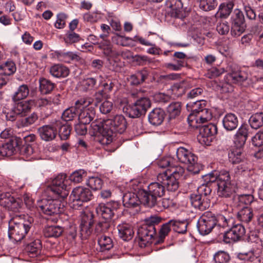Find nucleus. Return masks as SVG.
Returning <instances> with one entry per match:
<instances>
[{
  "mask_svg": "<svg viewBox=\"0 0 263 263\" xmlns=\"http://www.w3.org/2000/svg\"><path fill=\"white\" fill-rule=\"evenodd\" d=\"M176 155L180 162L187 165V169L189 172L194 174L199 172L198 158L190 151L183 147H180L177 149Z\"/></svg>",
  "mask_w": 263,
  "mask_h": 263,
  "instance_id": "obj_7",
  "label": "nucleus"
},
{
  "mask_svg": "<svg viewBox=\"0 0 263 263\" xmlns=\"http://www.w3.org/2000/svg\"><path fill=\"white\" fill-rule=\"evenodd\" d=\"M13 111L18 115H25L29 111L31 108L34 104V101L30 100L29 101H22L14 102Z\"/></svg>",
  "mask_w": 263,
  "mask_h": 263,
  "instance_id": "obj_23",
  "label": "nucleus"
},
{
  "mask_svg": "<svg viewBox=\"0 0 263 263\" xmlns=\"http://www.w3.org/2000/svg\"><path fill=\"white\" fill-rule=\"evenodd\" d=\"M253 144L256 147H261V152L263 154V132H258L252 138Z\"/></svg>",
  "mask_w": 263,
  "mask_h": 263,
  "instance_id": "obj_64",
  "label": "nucleus"
},
{
  "mask_svg": "<svg viewBox=\"0 0 263 263\" xmlns=\"http://www.w3.org/2000/svg\"><path fill=\"white\" fill-rule=\"evenodd\" d=\"M14 201V197L9 193L0 194V205L6 209L9 207L11 202Z\"/></svg>",
  "mask_w": 263,
  "mask_h": 263,
  "instance_id": "obj_56",
  "label": "nucleus"
},
{
  "mask_svg": "<svg viewBox=\"0 0 263 263\" xmlns=\"http://www.w3.org/2000/svg\"><path fill=\"white\" fill-rule=\"evenodd\" d=\"M199 2L200 8L208 11L214 9L217 6V0H197Z\"/></svg>",
  "mask_w": 263,
  "mask_h": 263,
  "instance_id": "obj_46",
  "label": "nucleus"
},
{
  "mask_svg": "<svg viewBox=\"0 0 263 263\" xmlns=\"http://www.w3.org/2000/svg\"><path fill=\"white\" fill-rule=\"evenodd\" d=\"M178 178L173 176H170L166 173H160L157 176V181L163 184L164 187H166L168 191L174 192L179 187Z\"/></svg>",
  "mask_w": 263,
  "mask_h": 263,
  "instance_id": "obj_14",
  "label": "nucleus"
},
{
  "mask_svg": "<svg viewBox=\"0 0 263 263\" xmlns=\"http://www.w3.org/2000/svg\"><path fill=\"white\" fill-rule=\"evenodd\" d=\"M141 190L138 192V194L132 192L125 193L123 196V205L127 208H135L139 206L141 203L144 204L141 195Z\"/></svg>",
  "mask_w": 263,
  "mask_h": 263,
  "instance_id": "obj_16",
  "label": "nucleus"
},
{
  "mask_svg": "<svg viewBox=\"0 0 263 263\" xmlns=\"http://www.w3.org/2000/svg\"><path fill=\"white\" fill-rule=\"evenodd\" d=\"M70 197L73 201L87 202L91 199L92 194L89 189L79 186L73 190Z\"/></svg>",
  "mask_w": 263,
  "mask_h": 263,
  "instance_id": "obj_17",
  "label": "nucleus"
},
{
  "mask_svg": "<svg viewBox=\"0 0 263 263\" xmlns=\"http://www.w3.org/2000/svg\"><path fill=\"white\" fill-rule=\"evenodd\" d=\"M29 93L28 86L26 84H23L19 86L17 90L12 97L14 102H18L26 98Z\"/></svg>",
  "mask_w": 263,
  "mask_h": 263,
  "instance_id": "obj_31",
  "label": "nucleus"
},
{
  "mask_svg": "<svg viewBox=\"0 0 263 263\" xmlns=\"http://www.w3.org/2000/svg\"><path fill=\"white\" fill-rule=\"evenodd\" d=\"M102 132V136L100 140V142L104 145H107L110 144L113 139V132L109 129H103V127L100 129Z\"/></svg>",
  "mask_w": 263,
  "mask_h": 263,
  "instance_id": "obj_50",
  "label": "nucleus"
},
{
  "mask_svg": "<svg viewBox=\"0 0 263 263\" xmlns=\"http://www.w3.org/2000/svg\"><path fill=\"white\" fill-rule=\"evenodd\" d=\"M97 83V80L93 78H86L79 82V88L84 91L92 90Z\"/></svg>",
  "mask_w": 263,
  "mask_h": 263,
  "instance_id": "obj_38",
  "label": "nucleus"
},
{
  "mask_svg": "<svg viewBox=\"0 0 263 263\" xmlns=\"http://www.w3.org/2000/svg\"><path fill=\"white\" fill-rule=\"evenodd\" d=\"M172 220L162 225L159 231L158 242L161 243L164 241V238L168 234L171 230Z\"/></svg>",
  "mask_w": 263,
  "mask_h": 263,
  "instance_id": "obj_45",
  "label": "nucleus"
},
{
  "mask_svg": "<svg viewBox=\"0 0 263 263\" xmlns=\"http://www.w3.org/2000/svg\"><path fill=\"white\" fill-rule=\"evenodd\" d=\"M63 232V229L61 227L51 226L45 228L44 233L47 237H58Z\"/></svg>",
  "mask_w": 263,
  "mask_h": 263,
  "instance_id": "obj_39",
  "label": "nucleus"
},
{
  "mask_svg": "<svg viewBox=\"0 0 263 263\" xmlns=\"http://www.w3.org/2000/svg\"><path fill=\"white\" fill-rule=\"evenodd\" d=\"M16 70L15 63L12 60H8L0 65V75L7 77L13 74Z\"/></svg>",
  "mask_w": 263,
  "mask_h": 263,
  "instance_id": "obj_30",
  "label": "nucleus"
},
{
  "mask_svg": "<svg viewBox=\"0 0 263 263\" xmlns=\"http://www.w3.org/2000/svg\"><path fill=\"white\" fill-rule=\"evenodd\" d=\"M230 259L229 254L223 251L217 252L214 256V259L216 263H227Z\"/></svg>",
  "mask_w": 263,
  "mask_h": 263,
  "instance_id": "obj_57",
  "label": "nucleus"
},
{
  "mask_svg": "<svg viewBox=\"0 0 263 263\" xmlns=\"http://www.w3.org/2000/svg\"><path fill=\"white\" fill-rule=\"evenodd\" d=\"M15 151L12 143H6L0 146V156H10L14 154Z\"/></svg>",
  "mask_w": 263,
  "mask_h": 263,
  "instance_id": "obj_52",
  "label": "nucleus"
},
{
  "mask_svg": "<svg viewBox=\"0 0 263 263\" xmlns=\"http://www.w3.org/2000/svg\"><path fill=\"white\" fill-rule=\"evenodd\" d=\"M86 176V172L83 170H79L71 174L69 177V179L72 182L80 183Z\"/></svg>",
  "mask_w": 263,
  "mask_h": 263,
  "instance_id": "obj_58",
  "label": "nucleus"
},
{
  "mask_svg": "<svg viewBox=\"0 0 263 263\" xmlns=\"http://www.w3.org/2000/svg\"><path fill=\"white\" fill-rule=\"evenodd\" d=\"M163 173H166L170 176H173L177 178H179L184 172L183 167L172 164L170 168H167Z\"/></svg>",
  "mask_w": 263,
  "mask_h": 263,
  "instance_id": "obj_44",
  "label": "nucleus"
},
{
  "mask_svg": "<svg viewBox=\"0 0 263 263\" xmlns=\"http://www.w3.org/2000/svg\"><path fill=\"white\" fill-rule=\"evenodd\" d=\"M42 248L41 240L36 239L27 245L26 250L28 255L31 257H34L40 254Z\"/></svg>",
  "mask_w": 263,
  "mask_h": 263,
  "instance_id": "obj_28",
  "label": "nucleus"
},
{
  "mask_svg": "<svg viewBox=\"0 0 263 263\" xmlns=\"http://www.w3.org/2000/svg\"><path fill=\"white\" fill-rule=\"evenodd\" d=\"M253 217L252 210L249 207H244L237 214V217L240 221L243 223H249Z\"/></svg>",
  "mask_w": 263,
  "mask_h": 263,
  "instance_id": "obj_36",
  "label": "nucleus"
},
{
  "mask_svg": "<svg viewBox=\"0 0 263 263\" xmlns=\"http://www.w3.org/2000/svg\"><path fill=\"white\" fill-rule=\"evenodd\" d=\"M205 180H206L205 179ZM209 180V178L206 179L207 181ZM208 184H202L199 186L197 188V194H192L191 196L192 205L200 211L205 210L210 205L209 197L212 190Z\"/></svg>",
  "mask_w": 263,
  "mask_h": 263,
  "instance_id": "obj_6",
  "label": "nucleus"
},
{
  "mask_svg": "<svg viewBox=\"0 0 263 263\" xmlns=\"http://www.w3.org/2000/svg\"><path fill=\"white\" fill-rule=\"evenodd\" d=\"M98 242L101 252L109 250L113 247L112 240L109 236L102 235L99 238Z\"/></svg>",
  "mask_w": 263,
  "mask_h": 263,
  "instance_id": "obj_37",
  "label": "nucleus"
},
{
  "mask_svg": "<svg viewBox=\"0 0 263 263\" xmlns=\"http://www.w3.org/2000/svg\"><path fill=\"white\" fill-rule=\"evenodd\" d=\"M37 130L41 139L45 141L53 140L57 135V129L49 125H43Z\"/></svg>",
  "mask_w": 263,
  "mask_h": 263,
  "instance_id": "obj_22",
  "label": "nucleus"
},
{
  "mask_svg": "<svg viewBox=\"0 0 263 263\" xmlns=\"http://www.w3.org/2000/svg\"><path fill=\"white\" fill-rule=\"evenodd\" d=\"M172 220V226L173 230L176 232L180 234H184L186 232L187 223L185 221H178L174 220Z\"/></svg>",
  "mask_w": 263,
  "mask_h": 263,
  "instance_id": "obj_53",
  "label": "nucleus"
},
{
  "mask_svg": "<svg viewBox=\"0 0 263 263\" xmlns=\"http://www.w3.org/2000/svg\"><path fill=\"white\" fill-rule=\"evenodd\" d=\"M98 48L102 50L103 53L108 57H111L114 54L112 45L109 40H104L100 43Z\"/></svg>",
  "mask_w": 263,
  "mask_h": 263,
  "instance_id": "obj_48",
  "label": "nucleus"
},
{
  "mask_svg": "<svg viewBox=\"0 0 263 263\" xmlns=\"http://www.w3.org/2000/svg\"><path fill=\"white\" fill-rule=\"evenodd\" d=\"M71 130V126L68 124H63L60 126L59 134L62 140H66L70 136Z\"/></svg>",
  "mask_w": 263,
  "mask_h": 263,
  "instance_id": "obj_62",
  "label": "nucleus"
},
{
  "mask_svg": "<svg viewBox=\"0 0 263 263\" xmlns=\"http://www.w3.org/2000/svg\"><path fill=\"white\" fill-rule=\"evenodd\" d=\"M231 77L235 82H241L248 79V73L245 70H240L236 72H233L231 74Z\"/></svg>",
  "mask_w": 263,
  "mask_h": 263,
  "instance_id": "obj_55",
  "label": "nucleus"
},
{
  "mask_svg": "<svg viewBox=\"0 0 263 263\" xmlns=\"http://www.w3.org/2000/svg\"><path fill=\"white\" fill-rule=\"evenodd\" d=\"M261 253V251L260 249L253 248L247 253L240 254L239 258L251 262H254L258 259Z\"/></svg>",
  "mask_w": 263,
  "mask_h": 263,
  "instance_id": "obj_32",
  "label": "nucleus"
},
{
  "mask_svg": "<svg viewBox=\"0 0 263 263\" xmlns=\"http://www.w3.org/2000/svg\"><path fill=\"white\" fill-rule=\"evenodd\" d=\"M173 205V201L169 198H163L157 200V203L154 207L157 208V210L162 211L163 209L168 208Z\"/></svg>",
  "mask_w": 263,
  "mask_h": 263,
  "instance_id": "obj_61",
  "label": "nucleus"
},
{
  "mask_svg": "<svg viewBox=\"0 0 263 263\" xmlns=\"http://www.w3.org/2000/svg\"><path fill=\"white\" fill-rule=\"evenodd\" d=\"M148 76V71L143 69L137 71L130 77V82L132 85H137L144 82Z\"/></svg>",
  "mask_w": 263,
  "mask_h": 263,
  "instance_id": "obj_33",
  "label": "nucleus"
},
{
  "mask_svg": "<svg viewBox=\"0 0 263 263\" xmlns=\"http://www.w3.org/2000/svg\"><path fill=\"white\" fill-rule=\"evenodd\" d=\"M54 87V83L50 80L45 78H42L40 80V89L41 92L43 94L50 93Z\"/></svg>",
  "mask_w": 263,
  "mask_h": 263,
  "instance_id": "obj_43",
  "label": "nucleus"
},
{
  "mask_svg": "<svg viewBox=\"0 0 263 263\" xmlns=\"http://www.w3.org/2000/svg\"><path fill=\"white\" fill-rule=\"evenodd\" d=\"M205 179H209V182L217 183V193L219 197L223 198L230 197L234 191L231 182L230 174L226 171H221L217 177H215L212 174H209L205 176Z\"/></svg>",
  "mask_w": 263,
  "mask_h": 263,
  "instance_id": "obj_4",
  "label": "nucleus"
},
{
  "mask_svg": "<svg viewBox=\"0 0 263 263\" xmlns=\"http://www.w3.org/2000/svg\"><path fill=\"white\" fill-rule=\"evenodd\" d=\"M54 199H44L37 202L38 208L47 215H57L63 212L64 202L60 197L55 195Z\"/></svg>",
  "mask_w": 263,
  "mask_h": 263,
  "instance_id": "obj_8",
  "label": "nucleus"
},
{
  "mask_svg": "<svg viewBox=\"0 0 263 263\" xmlns=\"http://www.w3.org/2000/svg\"><path fill=\"white\" fill-rule=\"evenodd\" d=\"M186 84V82L184 81L174 84L167 90L168 93L172 95L173 97H179L185 93Z\"/></svg>",
  "mask_w": 263,
  "mask_h": 263,
  "instance_id": "obj_29",
  "label": "nucleus"
},
{
  "mask_svg": "<svg viewBox=\"0 0 263 263\" xmlns=\"http://www.w3.org/2000/svg\"><path fill=\"white\" fill-rule=\"evenodd\" d=\"M93 215L89 212L84 214L80 224L81 234L82 237L86 238L89 236L92 231L91 227L93 224Z\"/></svg>",
  "mask_w": 263,
  "mask_h": 263,
  "instance_id": "obj_18",
  "label": "nucleus"
},
{
  "mask_svg": "<svg viewBox=\"0 0 263 263\" xmlns=\"http://www.w3.org/2000/svg\"><path fill=\"white\" fill-rule=\"evenodd\" d=\"M225 72L224 68H217L213 67L207 70L205 74L206 77L209 79H214L217 78Z\"/></svg>",
  "mask_w": 263,
  "mask_h": 263,
  "instance_id": "obj_60",
  "label": "nucleus"
},
{
  "mask_svg": "<svg viewBox=\"0 0 263 263\" xmlns=\"http://www.w3.org/2000/svg\"><path fill=\"white\" fill-rule=\"evenodd\" d=\"M211 118V111L205 107L203 110L200 112L198 111L195 115H189L187 120L190 126L197 127L198 125H195L194 122L196 124H202L210 120Z\"/></svg>",
  "mask_w": 263,
  "mask_h": 263,
  "instance_id": "obj_13",
  "label": "nucleus"
},
{
  "mask_svg": "<svg viewBox=\"0 0 263 263\" xmlns=\"http://www.w3.org/2000/svg\"><path fill=\"white\" fill-rule=\"evenodd\" d=\"M245 23H233L231 27V34L234 36H240L245 30Z\"/></svg>",
  "mask_w": 263,
  "mask_h": 263,
  "instance_id": "obj_54",
  "label": "nucleus"
},
{
  "mask_svg": "<svg viewBox=\"0 0 263 263\" xmlns=\"http://www.w3.org/2000/svg\"><path fill=\"white\" fill-rule=\"evenodd\" d=\"M161 218L158 216H151L146 220V223L138 230L139 245L144 248L150 245L156 235L155 224H158Z\"/></svg>",
  "mask_w": 263,
  "mask_h": 263,
  "instance_id": "obj_3",
  "label": "nucleus"
},
{
  "mask_svg": "<svg viewBox=\"0 0 263 263\" xmlns=\"http://www.w3.org/2000/svg\"><path fill=\"white\" fill-rule=\"evenodd\" d=\"M148 190H141V195L144 205L149 208L156 206L157 200L164 195L163 184L160 181L152 182L148 186Z\"/></svg>",
  "mask_w": 263,
  "mask_h": 263,
  "instance_id": "obj_5",
  "label": "nucleus"
},
{
  "mask_svg": "<svg viewBox=\"0 0 263 263\" xmlns=\"http://www.w3.org/2000/svg\"><path fill=\"white\" fill-rule=\"evenodd\" d=\"M88 104L79 108L78 119L80 122L89 124L95 117V110L93 107Z\"/></svg>",
  "mask_w": 263,
  "mask_h": 263,
  "instance_id": "obj_19",
  "label": "nucleus"
},
{
  "mask_svg": "<svg viewBox=\"0 0 263 263\" xmlns=\"http://www.w3.org/2000/svg\"><path fill=\"white\" fill-rule=\"evenodd\" d=\"M251 126L254 129H258L263 126V112L253 115L249 119Z\"/></svg>",
  "mask_w": 263,
  "mask_h": 263,
  "instance_id": "obj_40",
  "label": "nucleus"
},
{
  "mask_svg": "<svg viewBox=\"0 0 263 263\" xmlns=\"http://www.w3.org/2000/svg\"><path fill=\"white\" fill-rule=\"evenodd\" d=\"M206 106V101L203 100L197 101L195 102H194L191 106L187 104V108L189 110V108H191V112L190 115H195L197 112H200L203 110V108H205Z\"/></svg>",
  "mask_w": 263,
  "mask_h": 263,
  "instance_id": "obj_47",
  "label": "nucleus"
},
{
  "mask_svg": "<svg viewBox=\"0 0 263 263\" xmlns=\"http://www.w3.org/2000/svg\"><path fill=\"white\" fill-rule=\"evenodd\" d=\"M223 127L227 130H233L238 126V121L236 116L232 113L227 114L222 120Z\"/></svg>",
  "mask_w": 263,
  "mask_h": 263,
  "instance_id": "obj_27",
  "label": "nucleus"
},
{
  "mask_svg": "<svg viewBox=\"0 0 263 263\" xmlns=\"http://www.w3.org/2000/svg\"><path fill=\"white\" fill-rule=\"evenodd\" d=\"M67 176L65 174L58 175L52 181L51 185L49 190L56 196L64 200L68 195L69 192L66 190V184L65 183Z\"/></svg>",
  "mask_w": 263,
  "mask_h": 263,
  "instance_id": "obj_10",
  "label": "nucleus"
},
{
  "mask_svg": "<svg viewBox=\"0 0 263 263\" xmlns=\"http://www.w3.org/2000/svg\"><path fill=\"white\" fill-rule=\"evenodd\" d=\"M92 103V100L88 98H81L77 100L74 106L69 107L63 112L62 118L65 121L72 120L78 115L79 108H81L83 106H86L88 104Z\"/></svg>",
  "mask_w": 263,
  "mask_h": 263,
  "instance_id": "obj_12",
  "label": "nucleus"
},
{
  "mask_svg": "<svg viewBox=\"0 0 263 263\" xmlns=\"http://www.w3.org/2000/svg\"><path fill=\"white\" fill-rule=\"evenodd\" d=\"M229 160L232 163H239L243 159L242 149L233 147L229 153Z\"/></svg>",
  "mask_w": 263,
  "mask_h": 263,
  "instance_id": "obj_34",
  "label": "nucleus"
},
{
  "mask_svg": "<svg viewBox=\"0 0 263 263\" xmlns=\"http://www.w3.org/2000/svg\"><path fill=\"white\" fill-rule=\"evenodd\" d=\"M234 223V219L230 216H226L222 214L215 215L210 211L204 212L200 217L197 223L199 232L202 235L209 234L216 227L219 229L231 227Z\"/></svg>",
  "mask_w": 263,
  "mask_h": 263,
  "instance_id": "obj_1",
  "label": "nucleus"
},
{
  "mask_svg": "<svg viewBox=\"0 0 263 263\" xmlns=\"http://www.w3.org/2000/svg\"><path fill=\"white\" fill-rule=\"evenodd\" d=\"M165 117L164 111L160 108H155L148 115L149 122L154 125H160Z\"/></svg>",
  "mask_w": 263,
  "mask_h": 263,
  "instance_id": "obj_26",
  "label": "nucleus"
},
{
  "mask_svg": "<svg viewBox=\"0 0 263 263\" xmlns=\"http://www.w3.org/2000/svg\"><path fill=\"white\" fill-rule=\"evenodd\" d=\"M181 109V103L178 102L170 104L167 107V112L170 118H175L179 116Z\"/></svg>",
  "mask_w": 263,
  "mask_h": 263,
  "instance_id": "obj_42",
  "label": "nucleus"
},
{
  "mask_svg": "<svg viewBox=\"0 0 263 263\" xmlns=\"http://www.w3.org/2000/svg\"><path fill=\"white\" fill-rule=\"evenodd\" d=\"M127 109L129 116L132 118L139 117L144 114L142 109H140L135 103L132 105H129Z\"/></svg>",
  "mask_w": 263,
  "mask_h": 263,
  "instance_id": "obj_59",
  "label": "nucleus"
},
{
  "mask_svg": "<svg viewBox=\"0 0 263 263\" xmlns=\"http://www.w3.org/2000/svg\"><path fill=\"white\" fill-rule=\"evenodd\" d=\"M223 234V240L226 243H230L232 241L239 240L245 234L246 229L241 224H237L233 226L229 231L221 232Z\"/></svg>",
  "mask_w": 263,
  "mask_h": 263,
  "instance_id": "obj_11",
  "label": "nucleus"
},
{
  "mask_svg": "<svg viewBox=\"0 0 263 263\" xmlns=\"http://www.w3.org/2000/svg\"><path fill=\"white\" fill-rule=\"evenodd\" d=\"M117 229L119 237L124 241L130 240L134 234L132 226L128 223L119 224Z\"/></svg>",
  "mask_w": 263,
  "mask_h": 263,
  "instance_id": "obj_25",
  "label": "nucleus"
},
{
  "mask_svg": "<svg viewBox=\"0 0 263 263\" xmlns=\"http://www.w3.org/2000/svg\"><path fill=\"white\" fill-rule=\"evenodd\" d=\"M115 205H117L116 203L114 204L111 203H101L96 208V211L97 214L104 220H109L114 215V211L116 209Z\"/></svg>",
  "mask_w": 263,
  "mask_h": 263,
  "instance_id": "obj_15",
  "label": "nucleus"
},
{
  "mask_svg": "<svg viewBox=\"0 0 263 263\" xmlns=\"http://www.w3.org/2000/svg\"><path fill=\"white\" fill-rule=\"evenodd\" d=\"M52 54L53 57L57 59L58 61L66 63L78 62L81 59L78 54L71 51H55Z\"/></svg>",
  "mask_w": 263,
  "mask_h": 263,
  "instance_id": "obj_21",
  "label": "nucleus"
},
{
  "mask_svg": "<svg viewBox=\"0 0 263 263\" xmlns=\"http://www.w3.org/2000/svg\"><path fill=\"white\" fill-rule=\"evenodd\" d=\"M234 5L233 2L221 3L219 6L217 14H218L221 18L228 17L232 12Z\"/></svg>",
  "mask_w": 263,
  "mask_h": 263,
  "instance_id": "obj_35",
  "label": "nucleus"
},
{
  "mask_svg": "<svg viewBox=\"0 0 263 263\" xmlns=\"http://www.w3.org/2000/svg\"><path fill=\"white\" fill-rule=\"evenodd\" d=\"M103 129H109L114 133L122 134L126 129L127 122L122 115H117L112 119L104 121L102 123Z\"/></svg>",
  "mask_w": 263,
  "mask_h": 263,
  "instance_id": "obj_9",
  "label": "nucleus"
},
{
  "mask_svg": "<svg viewBox=\"0 0 263 263\" xmlns=\"http://www.w3.org/2000/svg\"><path fill=\"white\" fill-rule=\"evenodd\" d=\"M81 39L79 34L73 31H68L64 37L65 43L69 44L79 42Z\"/></svg>",
  "mask_w": 263,
  "mask_h": 263,
  "instance_id": "obj_63",
  "label": "nucleus"
},
{
  "mask_svg": "<svg viewBox=\"0 0 263 263\" xmlns=\"http://www.w3.org/2000/svg\"><path fill=\"white\" fill-rule=\"evenodd\" d=\"M86 184L92 190L96 191L102 188L103 182L102 179L99 177H90L87 181Z\"/></svg>",
  "mask_w": 263,
  "mask_h": 263,
  "instance_id": "obj_49",
  "label": "nucleus"
},
{
  "mask_svg": "<svg viewBox=\"0 0 263 263\" xmlns=\"http://www.w3.org/2000/svg\"><path fill=\"white\" fill-rule=\"evenodd\" d=\"M8 236L15 241L22 240L32 226V219L26 220L22 216L13 217L9 223Z\"/></svg>",
  "mask_w": 263,
  "mask_h": 263,
  "instance_id": "obj_2",
  "label": "nucleus"
},
{
  "mask_svg": "<svg viewBox=\"0 0 263 263\" xmlns=\"http://www.w3.org/2000/svg\"><path fill=\"white\" fill-rule=\"evenodd\" d=\"M135 39L136 40L135 41H138L141 44L143 45L152 46L151 48L147 50V53L153 55L159 54L160 49V48L157 47L155 44L145 40L142 37L135 36Z\"/></svg>",
  "mask_w": 263,
  "mask_h": 263,
  "instance_id": "obj_41",
  "label": "nucleus"
},
{
  "mask_svg": "<svg viewBox=\"0 0 263 263\" xmlns=\"http://www.w3.org/2000/svg\"><path fill=\"white\" fill-rule=\"evenodd\" d=\"M50 73L54 77L64 78L67 77L70 72L67 66L61 64H55L50 67Z\"/></svg>",
  "mask_w": 263,
  "mask_h": 263,
  "instance_id": "obj_24",
  "label": "nucleus"
},
{
  "mask_svg": "<svg viewBox=\"0 0 263 263\" xmlns=\"http://www.w3.org/2000/svg\"><path fill=\"white\" fill-rule=\"evenodd\" d=\"M167 5L171 9L170 12L172 17L180 19L185 17L181 0H167Z\"/></svg>",
  "mask_w": 263,
  "mask_h": 263,
  "instance_id": "obj_20",
  "label": "nucleus"
},
{
  "mask_svg": "<svg viewBox=\"0 0 263 263\" xmlns=\"http://www.w3.org/2000/svg\"><path fill=\"white\" fill-rule=\"evenodd\" d=\"M217 132V126L213 124H210L204 126L200 129V135L208 137L213 136L216 134Z\"/></svg>",
  "mask_w": 263,
  "mask_h": 263,
  "instance_id": "obj_51",
  "label": "nucleus"
}]
</instances>
